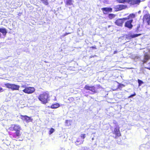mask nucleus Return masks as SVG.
Masks as SVG:
<instances>
[{
	"label": "nucleus",
	"instance_id": "1",
	"mask_svg": "<svg viewBox=\"0 0 150 150\" xmlns=\"http://www.w3.org/2000/svg\"><path fill=\"white\" fill-rule=\"evenodd\" d=\"M49 94L46 93H43L40 95L38 98L43 104H45L49 100Z\"/></svg>",
	"mask_w": 150,
	"mask_h": 150
},
{
	"label": "nucleus",
	"instance_id": "2",
	"mask_svg": "<svg viewBox=\"0 0 150 150\" xmlns=\"http://www.w3.org/2000/svg\"><path fill=\"white\" fill-rule=\"evenodd\" d=\"M9 129L11 131H15L16 132L15 134L17 137H18L21 135L20 130H21V127L18 125H11V127H9Z\"/></svg>",
	"mask_w": 150,
	"mask_h": 150
},
{
	"label": "nucleus",
	"instance_id": "3",
	"mask_svg": "<svg viewBox=\"0 0 150 150\" xmlns=\"http://www.w3.org/2000/svg\"><path fill=\"white\" fill-rule=\"evenodd\" d=\"M4 85L7 88H10L13 91L18 90L20 88V86L19 85L15 84L7 83H5Z\"/></svg>",
	"mask_w": 150,
	"mask_h": 150
},
{
	"label": "nucleus",
	"instance_id": "4",
	"mask_svg": "<svg viewBox=\"0 0 150 150\" xmlns=\"http://www.w3.org/2000/svg\"><path fill=\"white\" fill-rule=\"evenodd\" d=\"M143 22L144 23H146V27H148L149 25L150 24V16L149 14H146L145 15L143 19Z\"/></svg>",
	"mask_w": 150,
	"mask_h": 150
},
{
	"label": "nucleus",
	"instance_id": "5",
	"mask_svg": "<svg viewBox=\"0 0 150 150\" xmlns=\"http://www.w3.org/2000/svg\"><path fill=\"white\" fill-rule=\"evenodd\" d=\"M35 88L33 87H26L23 90V91L28 94H31L33 93L35 91Z\"/></svg>",
	"mask_w": 150,
	"mask_h": 150
},
{
	"label": "nucleus",
	"instance_id": "6",
	"mask_svg": "<svg viewBox=\"0 0 150 150\" xmlns=\"http://www.w3.org/2000/svg\"><path fill=\"white\" fill-rule=\"evenodd\" d=\"M126 20L127 18H125L118 19L116 21L115 23V24L118 26H122L123 23Z\"/></svg>",
	"mask_w": 150,
	"mask_h": 150
},
{
	"label": "nucleus",
	"instance_id": "7",
	"mask_svg": "<svg viewBox=\"0 0 150 150\" xmlns=\"http://www.w3.org/2000/svg\"><path fill=\"white\" fill-rule=\"evenodd\" d=\"M84 88L87 90H89L91 91V92H93V93H95L98 92V90L94 86H90L88 85H86L85 86Z\"/></svg>",
	"mask_w": 150,
	"mask_h": 150
},
{
	"label": "nucleus",
	"instance_id": "8",
	"mask_svg": "<svg viewBox=\"0 0 150 150\" xmlns=\"http://www.w3.org/2000/svg\"><path fill=\"white\" fill-rule=\"evenodd\" d=\"M141 1V0H129V4L131 6H137L139 5Z\"/></svg>",
	"mask_w": 150,
	"mask_h": 150
},
{
	"label": "nucleus",
	"instance_id": "9",
	"mask_svg": "<svg viewBox=\"0 0 150 150\" xmlns=\"http://www.w3.org/2000/svg\"><path fill=\"white\" fill-rule=\"evenodd\" d=\"M21 119L24 121H25L26 122H29L32 120V119L30 117L27 115H21Z\"/></svg>",
	"mask_w": 150,
	"mask_h": 150
},
{
	"label": "nucleus",
	"instance_id": "10",
	"mask_svg": "<svg viewBox=\"0 0 150 150\" xmlns=\"http://www.w3.org/2000/svg\"><path fill=\"white\" fill-rule=\"evenodd\" d=\"M141 35V34H128L126 36V38L128 40L137 37Z\"/></svg>",
	"mask_w": 150,
	"mask_h": 150
},
{
	"label": "nucleus",
	"instance_id": "11",
	"mask_svg": "<svg viewBox=\"0 0 150 150\" xmlns=\"http://www.w3.org/2000/svg\"><path fill=\"white\" fill-rule=\"evenodd\" d=\"M133 21V20L132 19L129 21H127L125 23V26L129 28H131L133 26L132 24Z\"/></svg>",
	"mask_w": 150,
	"mask_h": 150
},
{
	"label": "nucleus",
	"instance_id": "12",
	"mask_svg": "<svg viewBox=\"0 0 150 150\" xmlns=\"http://www.w3.org/2000/svg\"><path fill=\"white\" fill-rule=\"evenodd\" d=\"M112 132L113 134H115L116 138L117 137H120L121 136L119 129V128H117V127L115 128L114 131H112Z\"/></svg>",
	"mask_w": 150,
	"mask_h": 150
},
{
	"label": "nucleus",
	"instance_id": "13",
	"mask_svg": "<svg viewBox=\"0 0 150 150\" xmlns=\"http://www.w3.org/2000/svg\"><path fill=\"white\" fill-rule=\"evenodd\" d=\"M126 7V6L125 5H120L115 6L114 8L116 9L115 11L121 10Z\"/></svg>",
	"mask_w": 150,
	"mask_h": 150
},
{
	"label": "nucleus",
	"instance_id": "14",
	"mask_svg": "<svg viewBox=\"0 0 150 150\" xmlns=\"http://www.w3.org/2000/svg\"><path fill=\"white\" fill-rule=\"evenodd\" d=\"M103 13L106 14L109 12H111L112 11V8H110L105 7L102 8Z\"/></svg>",
	"mask_w": 150,
	"mask_h": 150
},
{
	"label": "nucleus",
	"instance_id": "15",
	"mask_svg": "<svg viewBox=\"0 0 150 150\" xmlns=\"http://www.w3.org/2000/svg\"><path fill=\"white\" fill-rule=\"evenodd\" d=\"M150 59V56L148 54H146L144 55V58L142 60L144 63H146L148 60Z\"/></svg>",
	"mask_w": 150,
	"mask_h": 150
},
{
	"label": "nucleus",
	"instance_id": "16",
	"mask_svg": "<svg viewBox=\"0 0 150 150\" xmlns=\"http://www.w3.org/2000/svg\"><path fill=\"white\" fill-rule=\"evenodd\" d=\"M0 32L2 33L3 35L4 36L7 33L6 29L4 28H0Z\"/></svg>",
	"mask_w": 150,
	"mask_h": 150
},
{
	"label": "nucleus",
	"instance_id": "17",
	"mask_svg": "<svg viewBox=\"0 0 150 150\" xmlns=\"http://www.w3.org/2000/svg\"><path fill=\"white\" fill-rule=\"evenodd\" d=\"M60 106L59 104L58 103L52 104L50 106V108L52 109L56 108Z\"/></svg>",
	"mask_w": 150,
	"mask_h": 150
},
{
	"label": "nucleus",
	"instance_id": "18",
	"mask_svg": "<svg viewBox=\"0 0 150 150\" xmlns=\"http://www.w3.org/2000/svg\"><path fill=\"white\" fill-rule=\"evenodd\" d=\"M66 4L67 5H71L73 4V1L72 0H66Z\"/></svg>",
	"mask_w": 150,
	"mask_h": 150
},
{
	"label": "nucleus",
	"instance_id": "19",
	"mask_svg": "<svg viewBox=\"0 0 150 150\" xmlns=\"http://www.w3.org/2000/svg\"><path fill=\"white\" fill-rule=\"evenodd\" d=\"M135 15L133 13H132L130 14L126 18H127V20L128 19H129L131 18H133L135 17Z\"/></svg>",
	"mask_w": 150,
	"mask_h": 150
},
{
	"label": "nucleus",
	"instance_id": "20",
	"mask_svg": "<svg viewBox=\"0 0 150 150\" xmlns=\"http://www.w3.org/2000/svg\"><path fill=\"white\" fill-rule=\"evenodd\" d=\"M120 3H128L129 4V0H117Z\"/></svg>",
	"mask_w": 150,
	"mask_h": 150
},
{
	"label": "nucleus",
	"instance_id": "21",
	"mask_svg": "<svg viewBox=\"0 0 150 150\" xmlns=\"http://www.w3.org/2000/svg\"><path fill=\"white\" fill-rule=\"evenodd\" d=\"M115 15L112 14H110L109 15V18L110 19H112L113 18L115 17Z\"/></svg>",
	"mask_w": 150,
	"mask_h": 150
},
{
	"label": "nucleus",
	"instance_id": "22",
	"mask_svg": "<svg viewBox=\"0 0 150 150\" xmlns=\"http://www.w3.org/2000/svg\"><path fill=\"white\" fill-rule=\"evenodd\" d=\"M66 125L67 126L71 125V121L70 120H67L66 121Z\"/></svg>",
	"mask_w": 150,
	"mask_h": 150
},
{
	"label": "nucleus",
	"instance_id": "23",
	"mask_svg": "<svg viewBox=\"0 0 150 150\" xmlns=\"http://www.w3.org/2000/svg\"><path fill=\"white\" fill-rule=\"evenodd\" d=\"M138 81L139 83V86H141L143 83V82L139 79H138Z\"/></svg>",
	"mask_w": 150,
	"mask_h": 150
},
{
	"label": "nucleus",
	"instance_id": "24",
	"mask_svg": "<svg viewBox=\"0 0 150 150\" xmlns=\"http://www.w3.org/2000/svg\"><path fill=\"white\" fill-rule=\"evenodd\" d=\"M42 1V2L45 5H47L48 4V2L47 0H41Z\"/></svg>",
	"mask_w": 150,
	"mask_h": 150
},
{
	"label": "nucleus",
	"instance_id": "25",
	"mask_svg": "<svg viewBox=\"0 0 150 150\" xmlns=\"http://www.w3.org/2000/svg\"><path fill=\"white\" fill-rule=\"evenodd\" d=\"M83 141V140L80 141V139L79 138H78V139H77L76 140V142H80V144L82 143Z\"/></svg>",
	"mask_w": 150,
	"mask_h": 150
},
{
	"label": "nucleus",
	"instance_id": "26",
	"mask_svg": "<svg viewBox=\"0 0 150 150\" xmlns=\"http://www.w3.org/2000/svg\"><path fill=\"white\" fill-rule=\"evenodd\" d=\"M54 129L53 128H51L50 129V132L49 133V134H51L54 132Z\"/></svg>",
	"mask_w": 150,
	"mask_h": 150
},
{
	"label": "nucleus",
	"instance_id": "27",
	"mask_svg": "<svg viewBox=\"0 0 150 150\" xmlns=\"http://www.w3.org/2000/svg\"><path fill=\"white\" fill-rule=\"evenodd\" d=\"M136 93L135 92H134V93L133 94H132L130 96H129L128 98H132V97H133V96H136Z\"/></svg>",
	"mask_w": 150,
	"mask_h": 150
},
{
	"label": "nucleus",
	"instance_id": "28",
	"mask_svg": "<svg viewBox=\"0 0 150 150\" xmlns=\"http://www.w3.org/2000/svg\"><path fill=\"white\" fill-rule=\"evenodd\" d=\"M85 135L86 134H81V138L84 139L85 137Z\"/></svg>",
	"mask_w": 150,
	"mask_h": 150
},
{
	"label": "nucleus",
	"instance_id": "29",
	"mask_svg": "<svg viewBox=\"0 0 150 150\" xmlns=\"http://www.w3.org/2000/svg\"><path fill=\"white\" fill-rule=\"evenodd\" d=\"M70 33H66L65 34H64V36H65L66 35H68V34H70Z\"/></svg>",
	"mask_w": 150,
	"mask_h": 150
},
{
	"label": "nucleus",
	"instance_id": "30",
	"mask_svg": "<svg viewBox=\"0 0 150 150\" xmlns=\"http://www.w3.org/2000/svg\"><path fill=\"white\" fill-rule=\"evenodd\" d=\"M3 89L2 88H0V92H1L3 91Z\"/></svg>",
	"mask_w": 150,
	"mask_h": 150
},
{
	"label": "nucleus",
	"instance_id": "31",
	"mask_svg": "<svg viewBox=\"0 0 150 150\" xmlns=\"http://www.w3.org/2000/svg\"><path fill=\"white\" fill-rule=\"evenodd\" d=\"M92 48L93 49H96V47H92Z\"/></svg>",
	"mask_w": 150,
	"mask_h": 150
},
{
	"label": "nucleus",
	"instance_id": "32",
	"mask_svg": "<svg viewBox=\"0 0 150 150\" xmlns=\"http://www.w3.org/2000/svg\"><path fill=\"white\" fill-rule=\"evenodd\" d=\"M20 95H22L23 94V92H21V93L20 94Z\"/></svg>",
	"mask_w": 150,
	"mask_h": 150
},
{
	"label": "nucleus",
	"instance_id": "33",
	"mask_svg": "<svg viewBox=\"0 0 150 150\" xmlns=\"http://www.w3.org/2000/svg\"><path fill=\"white\" fill-rule=\"evenodd\" d=\"M22 87H23V88H26V87H25V86L24 85H23L22 86Z\"/></svg>",
	"mask_w": 150,
	"mask_h": 150
},
{
	"label": "nucleus",
	"instance_id": "34",
	"mask_svg": "<svg viewBox=\"0 0 150 150\" xmlns=\"http://www.w3.org/2000/svg\"><path fill=\"white\" fill-rule=\"evenodd\" d=\"M117 52L116 51H115L114 52V54H116Z\"/></svg>",
	"mask_w": 150,
	"mask_h": 150
},
{
	"label": "nucleus",
	"instance_id": "35",
	"mask_svg": "<svg viewBox=\"0 0 150 150\" xmlns=\"http://www.w3.org/2000/svg\"><path fill=\"white\" fill-rule=\"evenodd\" d=\"M113 123H114V124H116V125L117 123H116V122L115 121H114V122H113Z\"/></svg>",
	"mask_w": 150,
	"mask_h": 150
},
{
	"label": "nucleus",
	"instance_id": "36",
	"mask_svg": "<svg viewBox=\"0 0 150 150\" xmlns=\"http://www.w3.org/2000/svg\"><path fill=\"white\" fill-rule=\"evenodd\" d=\"M15 150H21V149H17Z\"/></svg>",
	"mask_w": 150,
	"mask_h": 150
},
{
	"label": "nucleus",
	"instance_id": "37",
	"mask_svg": "<svg viewBox=\"0 0 150 150\" xmlns=\"http://www.w3.org/2000/svg\"><path fill=\"white\" fill-rule=\"evenodd\" d=\"M147 69L150 70V67L147 68Z\"/></svg>",
	"mask_w": 150,
	"mask_h": 150
},
{
	"label": "nucleus",
	"instance_id": "38",
	"mask_svg": "<svg viewBox=\"0 0 150 150\" xmlns=\"http://www.w3.org/2000/svg\"><path fill=\"white\" fill-rule=\"evenodd\" d=\"M94 138H92V140H94Z\"/></svg>",
	"mask_w": 150,
	"mask_h": 150
},
{
	"label": "nucleus",
	"instance_id": "39",
	"mask_svg": "<svg viewBox=\"0 0 150 150\" xmlns=\"http://www.w3.org/2000/svg\"><path fill=\"white\" fill-rule=\"evenodd\" d=\"M1 34L0 33V37H1Z\"/></svg>",
	"mask_w": 150,
	"mask_h": 150
}]
</instances>
